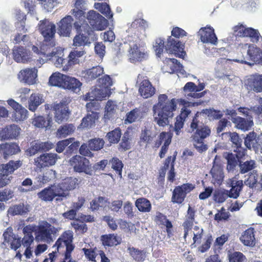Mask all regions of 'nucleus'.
Segmentation results:
<instances>
[{
	"label": "nucleus",
	"mask_w": 262,
	"mask_h": 262,
	"mask_svg": "<svg viewBox=\"0 0 262 262\" xmlns=\"http://www.w3.org/2000/svg\"><path fill=\"white\" fill-rule=\"evenodd\" d=\"M69 162L75 172H84L90 176L92 175L91 165L90 161L86 158L79 155H75L70 159Z\"/></svg>",
	"instance_id": "11"
},
{
	"label": "nucleus",
	"mask_w": 262,
	"mask_h": 262,
	"mask_svg": "<svg viewBox=\"0 0 262 262\" xmlns=\"http://www.w3.org/2000/svg\"><path fill=\"white\" fill-rule=\"evenodd\" d=\"M239 172L242 174H244L254 169L256 167V162L253 160H247L246 161H241L238 163Z\"/></svg>",
	"instance_id": "49"
},
{
	"label": "nucleus",
	"mask_w": 262,
	"mask_h": 262,
	"mask_svg": "<svg viewBox=\"0 0 262 262\" xmlns=\"http://www.w3.org/2000/svg\"><path fill=\"white\" fill-rule=\"evenodd\" d=\"M23 165V161L10 160L6 164H0V188L8 185L10 179L9 174L20 168Z\"/></svg>",
	"instance_id": "8"
},
{
	"label": "nucleus",
	"mask_w": 262,
	"mask_h": 262,
	"mask_svg": "<svg viewBox=\"0 0 262 262\" xmlns=\"http://www.w3.org/2000/svg\"><path fill=\"white\" fill-rule=\"evenodd\" d=\"M49 84L51 86L62 88L73 92L79 91L82 83L74 77L64 75L59 72L53 73L49 78Z\"/></svg>",
	"instance_id": "4"
},
{
	"label": "nucleus",
	"mask_w": 262,
	"mask_h": 262,
	"mask_svg": "<svg viewBox=\"0 0 262 262\" xmlns=\"http://www.w3.org/2000/svg\"><path fill=\"white\" fill-rule=\"evenodd\" d=\"M58 156L54 153H45L40 155L34 159V162L39 168L52 166L56 163Z\"/></svg>",
	"instance_id": "25"
},
{
	"label": "nucleus",
	"mask_w": 262,
	"mask_h": 262,
	"mask_svg": "<svg viewBox=\"0 0 262 262\" xmlns=\"http://www.w3.org/2000/svg\"><path fill=\"white\" fill-rule=\"evenodd\" d=\"M108 203V200L105 197L98 196L90 202V208L93 211L98 210L100 208L105 207Z\"/></svg>",
	"instance_id": "45"
},
{
	"label": "nucleus",
	"mask_w": 262,
	"mask_h": 262,
	"mask_svg": "<svg viewBox=\"0 0 262 262\" xmlns=\"http://www.w3.org/2000/svg\"><path fill=\"white\" fill-rule=\"evenodd\" d=\"M102 93V92L101 90L95 89L91 92L86 93L85 95V100L91 101L86 104L88 112H91V114H92L93 112H95L94 111L98 109V103L94 101L95 100H101V98H103L104 97L101 95Z\"/></svg>",
	"instance_id": "23"
},
{
	"label": "nucleus",
	"mask_w": 262,
	"mask_h": 262,
	"mask_svg": "<svg viewBox=\"0 0 262 262\" xmlns=\"http://www.w3.org/2000/svg\"><path fill=\"white\" fill-rule=\"evenodd\" d=\"M37 70L34 69H26L21 70L18 75V78L25 83L33 84L35 82L37 77Z\"/></svg>",
	"instance_id": "35"
},
{
	"label": "nucleus",
	"mask_w": 262,
	"mask_h": 262,
	"mask_svg": "<svg viewBox=\"0 0 262 262\" xmlns=\"http://www.w3.org/2000/svg\"><path fill=\"white\" fill-rule=\"evenodd\" d=\"M7 102L13 109L12 115V118L13 120L18 122L27 119L28 111L25 107L12 99L8 100Z\"/></svg>",
	"instance_id": "22"
},
{
	"label": "nucleus",
	"mask_w": 262,
	"mask_h": 262,
	"mask_svg": "<svg viewBox=\"0 0 262 262\" xmlns=\"http://www.w3.org/2000/svg\"><path fill=\"white\" fill-rule=\"evenodd\" d=\"M54 119L56 122L60 124L67 121L70 115V112L67 104L60 102L54 105Z\"/></svg>",
	"instance_id": "24"
},
{
	"label": "nucleus",
	"mask_w": 262,
	"mask_h": 262,
	"mask_svg": "<svg viewBox=\"0 0 262 262\" xmlns=\"http://www.w3.org/2000/svg\"><path fill=\"white\" fill-rule=\"evenodd\" d=\"M184 44L179 39L168 36L166 41L165 49L167 53L174 54L176 57L184 58L186 55Z\"/></svg>",
	"instance_id": "14"
},
{
	"label": "nucleus",
	"mask_w": 262,
	"mask_h": 262,
	"mask_svg": "<svg viewBox=\"0 0 262 262\" xmlns=\"http://www.w3.org/2000/svg\"><path fill=\"white\" fill-rule=\"evenodd\" d=\"M55 46V40H48L43 39L40 43L39 47L33 45L32 47V51L39 56V62H47L51 60L52 58V55L57 49L54 48Z\"/></svg>",
	"instance_id": "5"
},
{
	"label": "nucleus",
	"mask_w": 262,
	"mask_h": 262,
	"mask_svg": "<svg viewBox=\"0 0 262 262\" xmlns=\"http://www.w3.org/2000/svg\"><path fill=\"white\" fill-rule=\"evenodd\" d=\"M195 210L189 206L185 216V220L182 224L184 228V238L185 239L188 236L189 232L192 228L195 220Z\"/></svg>",
	"instance_id": "33"
},
{
	"label": "nucleus",
	"mask_w": 262,
	"mask_h": 262,
	"mask_svg": "<svg viewBox=\"0 0 262 262\" xmlns=\"http://www.w3.org/2000/svg\"><path fill=\"white\" fill-rule=\"evenodd\" d=\"M73 234L72 231L67 230L64 231L56 241L54 247H56L58 251L63 250L66 247L65 259H68L71 256V254L75 248L73 244Z\"/></svg>",
	"instance_id": "6"
},
{
	"label": "nucleus",
	"mask_w": 262,
	"mask_h": 262,
	"mask_svg": "<svg viewBox=\"0 0 262 262\" xmlns=\"http://www.w3.org/2000/svg\"><path fill=\"white\" fill-rule=\"evenodd\" d=\"M111 168L113 169L120 178H122V171L123 167V164L122 161L117 157L113 158L109 161Z\"/></svg>",
	"instance_id": "54"
},
{
	"label": "nucleus",
	"mask_w": 262,
	"mask_h": 262,
	"mask_svg": "<svg viewBox=\"0 0 262 262\" xmlns=\"http://www.w3.org/2000/svg\"><path fill=\"white\" fill-rule=\"evenodd\" d=\"M148 27L147 22L141 18L136 19L132 22L130 25V28L134 30H137L138 31L145 32Z\"/></svg>",
	"instance_id": "55"
},
{
	"label": "nucleus",
	"mask_w": 262,
	"mask_h": 262,
	"mask_svg": "<svg viewBox=\"0 0 262 262\" xmlns=\"http://www.w3.org/2000/svg\"><path fill=\"white\" fill-rule=\"evenodd\" d=\"M198 33L202 42L209 43L212 45H216L217 43V38L212 27H206L202 28L200 29Z\"/></svg>",
	"instance_id": "27"
},
{
	"label": "nucleus",
	"mask_w": 262,
	"mask_h": 262,
	"mask_svg": "<svg viewBox=\"0 0 262 262\" xmlns=\"http://www.w3.org/2000/svg\"><path fill=\"white\" fill-rule=\"evenodd\" d=\"M121 135V129L119 127H117L107 133L106 138L111 144H116L119 142Z\"/></svg>",
	"instance_id": "50"
},
{
	"label": "nucleus",
	"mask_w": 262,
	"mask_h": 262,
	"mask_svg": "<svg viewBox=\"0 0 262 262\" xmlns=\"http://www.w3.org/2000/svg\"><path fill=\"white\" fill-rule=\"evenodd\" d=\"M205 87L204 83H200L196 85L194 82H187L184 86V91L187 93L189 92L187 94V98L189 97L193 98H200L203 97L207 93L206 91H204L201 93H197L204 90Z\"/></svg>",
	"instance_id": "21"
},
{
	"label": "nucleus",
	"mask_w": 262,
	"mask_h": 262,
	"mask_svg": "<svg viewBox=\"0 0 262 262\" xmlns=\"http://www.w3.org/2000/svg\"><path fill=\"white\" fill-rule=\"evenodd\" d=\"M213 198L215 202L222 203L224 202L228 198H229L228 190L225 189L216 190L214 193Z\"/></svg>",
	"instance_id": "57"
},
{
	"label": "nucleus",
	"mask_w": 262,
	"mask_h": 262,
	"mask_svg": "<svg viewBox=\"0 0 262 262\" xmlns=\"http://www.w3.org/2000/svg\"><path fill=\"white\" fill-rule=\"evenodd\" d=\"M44 102L42 95L38 93L31 95L28 101V108L32 112H35L37 108Z\"/></svg>",
	"instance_id": "41"
},
{
	"label": "nucleus",
	"mask_w": 262,
	"mask_h": 262,
	"mask_svg": "<svg viewBox=\"0 0 262 262\" xmlns=\"http://www.w3.org/2000/svg\"><path fill=\"white\" fill-rule=\"evenodd\" d=\"M74 27L76 31V35L73 38V46L75 47H84L91 43L90 38L92 40L97 39V35L94 31L86 24L82 25L80 22L75 21L73 24Z\"/></svg>",
	"instance_id": "3"
},
{
	"label": "nucleus",
	"mask_w": 262,
	"mask_h": 262,
	"mask_svg": "<svg viewBox=\"0 0 262 262\" xmlns=\"http://www.w3.org/2000/svg\"><path fill=\"white\" fill-rule=\"evenodd\" d=\"M229 237L228 234H224L216 238L213 245L214 254L211 255L205 262H221L219 254L224 244L228 241Z\"/></svg>",
	"instance_id": "20"
},
{
	"label": "nucleus",
	"mask_w": 262,
	"mask_h": 262,
	"mask_svg": "<svg viewBox=\"0 0 262 262\" xmlns=\"http://www.w3.org/2000/svg\"><path fill=\"white\" fill-rule=\"evenodd\" d=\"M12 55L14 60L17 62L26 63L31 59L30 52L22 46H14Z\"/></svg>",
	"instance_id": "32"
},
{
	"label": "nucleus",
	"mask_w": 262,
	"mask_h": 262,
	"mask_svg": "<svg viewBox=\"0 0 262 262\" xmlns=\"http://www.w3.org/2000/svg\"><path fill=\"white\" fill-rule=\"evenodd\" d=\"M20 130L15 124L6 126L0 130V138L2 140L16 139L19 135Z\"/></svg>",
	"instance_id": "31"
},
{
	"label": "nucleus",
	"mask_w": 262,
	"mask_h": 262,
	"mask_svg": "<svg viewBox=\"0 0 262 262\" xmlns=\"http://www.w3.org/2000/svg\"><path fill=\"white\" fill-rule=\"evenodd\" d=\"M38 29L43 37V39L55 41L56 30L54 24L46 19L40 20L38 24Z\"/></svg>",
	"instance_id": "19"
},
{
	"label": "nucleus",
	"mask_w": 262,
	"mask_h": 262,
	"mask_svg": "<svg viewBox=\"0 0 262 262\" xmlns=\"http://www.w3.org/2000/svg\"><path fill=\"white\" fill-rule=\"evenodd\" d=\"M104 145V141L103 139L94 138L91 139L88 142L89 148L91 150L98 151L102 149Z\"/></svg>",
	"instance_id": "56"
},
{
	"label": "nucleus",
	"mask_w": 262,
	"mask_h": 262,
	"mask_svg": "<svg viewBox=\"0 0 262 262\" xmlns=\"http://www.w3.org/2000/svg\"><path fill=\"white\" fill-rule=\"evenodd\" d=\"M244 144L248 149H252L255 153H262V137L254 132L249 133L244 139Z\"/></svg>",
	"instance_id": "17"
},
{
	"label": "nucleus",
	"mask_w": 262,
	"mask_h": 262,
	"mask_svg": "<svg viewBox=\"0 0 262 262\" xmlns=\"http://www.w3.org/2000/svg\"><path fill=\"white\" fill-rule=\"evenodd\" d=\"M254 228L246 229L239 237L241 242L246 246L253 247L256 244Z\"/></svg>",
	"instance_id": "36"
},
{
	"label": "nucleus",
	"mask_w": 262,
	"mask_h": 262,
	"mask_svg": "<svg viewBox=\"0 0 262 262\" xmlns=\"http://www.w3.org/2000/svg\"><path fill=\"white\" fill-rule=\"evenodd\" d=\"M73 18L71 15H66L58 24V33L60 36H69L72 29Z\"/></svg>",
	"instance_id": "30"
},
{
	"label": "nucleus",
	"mask_w": 262,
	"mask_h": 262,
	"mask_svg": "<svg viewBox=\"0 0 262 262\" xmlns=\"http://www.w3.org/2000/svg\"><path fill=\"white\" fill-rule=\"evenodd\" d=\"M55 174V171L52 169L48 170L42 174H39L38 177V181L42 184H46L49 182L53 176Z\"/></svg>",
	"instance_id": "62"
},
{
	"label": "nucleus",
	"mask_w": 262,
	"mask_h": 262,
	"mask_svg": "<svg viewBox=\"0 0 262 262\" xmlns=\"http://www.w3.org/2000/svg\"><path fill=\"white\" fill-rule=\"evenodd\" d=\"M223 116L221 111L213 108L203 109L195 114L190 124V129L193 133L191 136L193 145L199 151L207 149L204 140L209 137L211 133L210 127L207 124V117L212 120H218Z\"/></svg>",
	"instance_id": "1"
},
{
	"label": "nucleus",
	"mask_w": 262,
	"mask_h": 262,
	"mask_svg": "<svg viewBox=\"0 0 262 262\" xmlns=\"http://www.w3.org/2000/svg\"><path fill=\"white\" fill-rule=\"evenodd\" d=\"M246 259L245 256L241 252H233L229 255V262H244Z\"/></svg>",
	"instance_id": "64"
},
{
	"label": "nucleus",
	"mask_w": 262,
	"mask_h": 262,
	"mask_svg": "<svg viewBox=\"0 0 262 262\" xmlns=\"http://www.w3.org/2000/svg\"><path fill=\"white\" fill-rule=\"evenodd\" d=\"M75 128V126L73 124H66L58 128L57 135L60 138H64L73 133Z\"/></svg>",
	"instance_id": "48"
},
{
	"label": "nucleus",
	"mask_w": 262,
	"mask_h": 262,
	"mask_svg": "<svg viewBox=\"0 0 262 262\" xmlns=\"http://www.w3.org/2000/svg\"><path fill=\"white\" fill-rule=\"evenodd\" d=\"M248 46V49L246 51V55L245 56H242V57L234 60L235 62L249 64L250 63L247 61H252L256 64H262V50L253 45H248L246 43L245 46ZM246 53L245 50L243 51ZM241 54L243 51H241Z\"/></svg>",
	"instance_id": "10"
},
{
	"label": "nucleus",
	"mask_w": 262,
	"mask_h": 262,
	"mask_svg": "<svg viewBox=\"0 0 262 262\" xmlns=\"http://www.w3.org/2000/svg\"><path fill=\"white\" fill-rule=\"evenodd\" d=\"M39 199L45 202H51L54 198L56 201L60 202L69 196V193H64L57 186H49L37 193Z\"/></svg>",
	"instance_id": "9"
},
{
	"label": "nucleus",
	"mask_w": 262,
	"mask_h": 262,
	"mask_svg": "<svg viewBox=\"0 0 262 262\" xmlns=\"http://www.w3.org/2000/svg\"><path fill=\"white\" fill-rule=\"evenodd\" d=\"M148 56L144 47L140 43H135L130 46L128 50L129 60L132 63L140 62L145 60Z\"/></svg>",
	"instance_id": "18"
},
{
	"label": "nucleus",
	"mask_w": 262,
	"mask_h": 262,
	"mask_svg": "<svg viewBox=\"0 0 262 262\" xmlns=\"http://www.w3.org/2000/svg\"><path fill=\"white\" fill-rule=\"evenodd\" d=\"M60 228L51 225L48 222L43 221L39 224L35 230L36 238L40 241L50 243L53 241L52 235H56Z\"/></svg>",
	"instance_id": "7"
},
{
	"label": "nucleus",
	"mask_w": 262,
	"mask_h": 262,
	"mask_svg": "<svg viewBox=\"0 0 262 262\" xmlns=\"http://www.w3.org/2000/svg\"><path fill=\"white\" fill-rule=\"evenodd\" d=\"M226 158L227 160V169L229 171H233L238 163L237 159L232 153H228Z\"/></svg>",
	"instance_id": "60"
},
{
	"label": "nucleus",
	"mask_w": 262,
	"mask_h": 262,
	"mask_svg": "<svg viewBox=\"0 0 262 262\" xmlns=\"http://www.w3.org/2000/svg\"><path fill=\"white\" fill-rule=\"evenodd\" d=\"M85 10L86 9H79L74 7V9L71 10V13L77 20L76 21L80 22L81 24V22L84 20L86 17Z\"/></svg>",
	"instance_id": "58"
},
{
	"label": "nucleus",
	"mask_w": 262,
	"mask_h": 262,
	"mask_svg": "<svg viewBox=\"0 0 262 262\" xmlns=\"http://www.w3.org/2000/svg\"><path fill=\"white\" fill-rule=\"evenodd\" d=\"M98 118V114L96 112H93L92 114H88L81 121L79 127L81 128H90L95 124V120Z\"/></svg>",
	"instance_id": "47"
},
{
	"label": "nucleus",
	"mask_w": 262,
	"mask_h": 262,
	"mask_svg": "<svg viewBox=\"0 0 262 262\" xmlns=\"http://www.w3.org/2000/svg\"><path fill=\"white\" fill-rule=\"evenodd\" d=\"M127 250L129 255L136 262H144L146 259L147 252L145 250L128 246Z\"/></svg>",
	"instance_id": "38"
},
{
	"label": "nucleus",
	"mask_w": 262,
	"mask_h": 262,
	"mask_svg": "<svg viewBox=\"0 0 262 262\" xmlns=\"http://www.w3.org/2000/svg\"><path fill=\"white\" fill-rule=\"evenodd\" d=\"M137 83H139L138 92L144 99L152 97L156 92V89L146 76L139 74Z\"/></svg>",
	"instance_id": "13"
},
{
	"label": "nucleus",
	"mask_w": 262,
	"mask_h": 262,
	"mask_svg": "<svg viewBox=\"0 0 262 262\" xmlns=\"http://www.w3.org/2000/svg\"><path fill=\"white\" fill-rule=\"evenodd\" d=\"M155 221L160 225H163L166 227V231L167 236L170 237L173 235V225L170 221L167 219L166 216L159 212L156 216Z\"/></svg>",
	"instance_id": "40"
},
{
	"label": "nucleus",
	"mask_w": 262,
	"mask_h": 262,
	"mask_svg": "<svg viewBox=\"0 0 262 262\" xmlns=\"http://www.w3.org/2000/svg\"><path fill=\"white\" fill-rule=\"evenodd\" d=\"M183 105L186 104L184 99L172 98L168 99L166 94H160L158 98V102L152 107L154 114V121L159 126L164 127L168 125L169 119L173 117V112L176 111L177 102Z\"/></svg>",
	"instance_id": "2"
},
{
	"label": "nucleus",
	"mask_w": 262,
	"mask_h": 262,
	"mask_svg": "<svg viewBox=\"0 0 262 262\" xmlns=\"http://www.w3.org/2000/svg\"><path fill=\"white\" fill-rule=\"evenodd\" d=\"M101 240L103 246L112 247L120 244L121 239L117 234L112 233L102 235Z\"/></svg>",
	"instance_id": "42"
},
{
	"label": "nucleus",
	"mask_w": 262,
	"mask_h": 262,
	"mask_svg": "<svg viewBox=\"0 0 262 262\" xmlns=\"http://www.w3.org/2000/svg\"><path fill=\"white\" fill-rule=\"evenodd\" d=\"M103 73V68L100 66H96L83 71L81 74L82 78H83L86 82H89L99 77Z\"/></svg>",
	"instance_id": "37"
},
{
	"label": "nucleus",
	"mask_w": 262,
	"mask_h": 262,
	"mask_svg": "<svg viewBox=\"0 0 262 262\" xmlns=\"http://www.w3.org/2000/svg\"><path fill=\"white\" fill-rule=\"evenodd\" d=\"M232 121L236 125L237 128L244 131L249 130L254 125L251 116L248 119L237 116L232 118Z\"/></svg>",
	"instance_id": "39"
},
{
	"label": "nucleus",
	"mask_w": 262,
	"mask_h": 262,
	"mask_svg": "<svg viewBox=\"0 0 262 262\" xmlns=\"http://www.w3.org/2000/svg\"><path fill=\"white\" fill-rule=\"evenodd\" d=\"M63 52L58 49H56L55 52L52 55L53 58L51 60L54 61V64L57 68L62 67V69L63 68L66 63V59L63 58Z\"/></svg>",
	"instance_id": "52"
},
{
	"label": "nucleus",
	"mask_w": 262,
	"mask_h": 262,
	"mask_svg": "<svg viewBox=\"0 0 262 262\" xmlns=\"http://www.w3.org/2000/svg\"><path fill=\"white\" fill-rule=\"evenodd\" d=\"M133 136V129L128 127L124 132L121 141L119 144V149L126 150L130 148V141Z\"/></svg>",
	"instance_id": "43"
},
{
	"label": "nucleus",
	"mask_w": 262,
	"mask_h": 262,
	"mask_svg": "<svg viewBox=\"0 0 262 262\" xmlns=\"http://www.w3.org/2000/svg\"><path fill=\"white\" fill-rule=\"evenodd\" d=\"M16 18L17 20L16 23V27L19 28L20 31L26 33L27 31V29L25 28L26 15L20 10H18L16 12Z\"/></svg>",
	"instance_id": "51"
},
{
	"label": "nucleus",
	"mask_w": 262,
	"mask_h": 262,
	"mask_svg": "<svg viewBox=\"0 0 262 262\" xmlns=\"http://www.w3.org/2000/svg\"><path fill=\"white\" fill-rule=\"evenodd\" d=\"M135 205L139 211L142 212H149L151 209V205L150 201L145 198H140L135 202Z\"/></svg>",
	"instance_id": "46"
},
{
	"label": "nucleus",
	"mask_w": 262,
	"mask_h": 262,
	"mask_svg": "<svg viewBox=\"0 0 262 262\" xmlns=\"http://www.w3.org/2000/svg\"><path fill=\"white\" fill-rule=\"evenodd\" d=\"M231 188L228 190V196L230 198L237 199L240 194L243 187V183L242 180H238L231 182Z\"/></svg>",
	"instance_id": "44"
},
{
	"label": "nucleus",
	"mask_w": 262,
	"mask_h": 262,
	"mask_svg": "<svg viewBox=\"0 0 262 262\" xmlns=\"http://www.w3.org/2000/svg\"><path fill=\"white\" fill-rule=\"evenodd\" d=\"M140 114V110L138 108H135L126 114V117L125 121L129 123H133L136 121Z\"/></svg>",
	"instance_id": "61"
},
{
	"label": "nucleus",
	"mask_w": 262,
	"mask_h": 262,
	"mask_svg": "<svg viewBox=\"0 0 262 262\" xmlns=\"http://www.w3.org/2000/svg\"><path fill=\"white\" fill-rule=\"evenodd\" d=\"M165 41L162 38H158L155 40V44L154 45V50L158 57H160L165 49Z\"/></svg>",
	"instance_id": "59"
},
{
	"label": "nucleus",
	"mask_w": 262,
	"mask_h": 262,
	"mask_svg": "<svg viewBox=\"0 0 262 262\" xmlns=\"http://www.w3.org/2000/svg\"><path fill=\"white\" fill-rule=\"evenodd\" d=\"M116 105L114 104L113 101L109 100L107 101L105 107L104 118L107 119H110L112 117V115L114 113L115 110Z\"/></svg>",
	"instance_id": "63"
},
{
	"label": "nucleus",
	"mask_w": 262,
	"mask_h": 262,
	"mask_svg": "<svg viewBox=\"0 0 262 262\" xmlns=\"http://www.w3.org/2000/svg\"><path fill=\"white\" fill-rule=\"evenodd\" d=\"M245 85L249 91L257 93L262 92V74L255 73L250 75Z\"/></svg>",
	"instance_id": "26"
},
{
	"label": "nucleus",
	"mask_w": 262,
	"mask_h": 262,
	"mask_svg": "<svg viewBox=\"0 0 262 262\" xmlns=\"http://www.w3.org/2000/svg\"><path fill=\"white\" fill-rule=\"evenodd\" d=\"M20 151L18 144L14 142L0 144V153L4 159H8L11 156L16 155Z\"/></svg>",
	"instance_id": "29"
},
{
	"label": "nucleus",
	"mask_w": 262,
	"mask_h": 262,
	"mask_svg": "<svg viewBox=\"0 0 262 262\" xmlns=\"http://www.w3.org/2000/svg\"><path fill=\"white\" fill-rule=\"evenodd\" d=\"M53 144L48 142H32L30 147L27 149L26 154L29 156L35 155L38 152L47 151L52 149Z\"/></svg>",
	"instance_id": "28"
},
{
	"label": "nucleus",
	"mask_w": 262,
	"mask_h": 262,
	"mask_svg": "<svg viewBox=\"0 0 262 262\" xmlns=\"http://www.w3.org/2000/svg\"><path fill=\"white\" fill-rule=\"evenodd\" d=\"M4 241L3 244L8 249L16 251L20 248V236L13 232L12 227H9L3 234Z\"/></svg>",
	"instance_id": "15"
},
{
	"label": "nucleus",
	"mask_w": 262,
	"mask_h": 262,
	"mask_svg": "<svg viewBox=\"0 0 262 262\" xmlns=\"http://www.w3.org/2000/svg\"><path fill=\"white\" fill-rule=\"evenodd\" d=\"M194 188V185L191 183H185L176 186L172 191L171 202L175 204H182L184 201L187 194Z\"/></svg>",
	"instance_id": "16"
},
{
	"label": "nucleus",
	"mask_w": 262,
	"mask_h": 262,
	"mask_svg": "<svg viewBox=\"0 0 262 262\" xmlns=\"http://www.w3.org/2000/svg\"><path fill=\"white\" fill-rule=\"evenodd\" d=\"M79 183L80 182L76 178L67 177L57 185V187L60 188L64 193L69 194L67 191L75 189L78 186Z\"/></svg>",
	"instance_id": "34"
},
{
	"label": "nucleus",
	"mask_w": 262,
	"mask_h": 262,
	"mask_svg": "<svg viewBox=\"0 0 262 262\" xmlns=\"http://www.w3.org/2000/svg\"><path fill=\"white\" fill-rule=\"evenodd\" d=\"M94 7L95 9H98L101 13L104 14L108 18L111 19L113 17V14L111 12L109 5L106 3H96L94 4Z\"/></svg>",
	"instance_id": "53"
},
{
	"label": "nucleus",
	"mask_w": 262,
	"mask_h": 262,
	"mask_svg": "<svg viewBox=\"0 0 262 262\" xmlns=\"http://www.w3.org/2000/svg\"><path fill=\"white\" fill-rule=\"evenodd\" d=\"M86 18L90 25V27L94 31L105 30L108 25V20L103 16L94 10L89 11Z\"/></svg>",
	"instance_id": "12"
}]
</instances>
